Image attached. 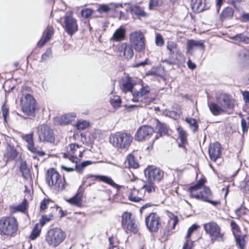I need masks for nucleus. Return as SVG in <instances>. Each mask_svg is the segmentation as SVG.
I'll list each match as a JSON object with an SVG mask.
<instances>
[{"label": "nucleus", "mask_w": 249, "mask_h": 249, "mask_svg": "<svg viewBox=\"0 0 249 249\" xmlns=\"http://www.w3.org/2000/svg\"><path fill=\"white\" fill-rule=\"evenodd\" d=\"M206 181L205 179L203 178V184ZM213 195L210 189L203 185V201L208 202L214 206L220 204V202L218 200H213Z\"/></svg>", "instance_id": "412c9836"}, {"label": "nucleus", "mask_w": 249, "mask_h": 249, "mask_svg": "<svg viewBox=\"0 0 249 249\" xmlns=\"http://www.w3.org/2000/svg\"><path fill=\"white\" fill-rule=\"evenodd\" d=\"M236 243L240 249H244L245 248V240L243 238H236Z\"/></svg>", "instance_id": "13d9d810"}, {"label": "nucleus", "mask_w": 249, "mask_h": 249, "mask_svg": "<svg viewBox=\"0 0 249 249\" xmlns=\"http://www.w3.org/2000/svg\"><path fill=\"white\" fill-rule=\"evenodd\" d=\"M156 129L157 131V134L155 138L152 139L151 142V146H148L147 147L148 149L152 148L153 144L156 140L158 139L160 137H161L162 135H167L168 133V129L166 125L164 123H161L158 120H157Z\"/></svg>", "instance_id": "a211bd4d"}, {"label": "nucleus", "mask_w": 249, "mask_h": 249, "mask_svg": "<svg viewBox=\"0 0 249 249\" xmlns=\"http://www.w3.org/2000/svg\"><path fill=\"white\" fill-rule=\"evenodd\" d=\"M241 123L243 132V133H245L248 131L249 124H248V122L247 123L246 120L243 118L242 119Z\"/></svg>", "instance_id": "6e6d98bb"}, {"label": "nucleus", "mask_w": 249, "mask_h": 249, "mask_svg": "<svg viewBox=\"0 0 249 249\" xmlns=\"http://www.w3.org/2000/svg\"><path fill=\"white\" fill-rule=\"evenodd\" d=\"M132 139L129 134L118 132L109 137V142L114 146L123 149L129 146Z\"/></svg>", "instance_id": "f257e3e1"}, {"label": "nucleus", "mask_w": 249, "mask_h": 249, "mask_svg": "<svg viewBox=\"0 0 249 249\" xmlns=\"http://www.w3.org/2000/svg\"><path fill=\"white\" fill-rule=\"evenodd\" d=\"M178 133V138L180 141V143H178L179 147H183V145L187 142V134L181 127H178L177 128Z\"/></svg>", "instance_id": "e433bc0d"}, {"label": "nucleus", "mask_w": 249, "mask_h": 249, "mask_svg": "<svg viewBox=\"0 0 249 249\" xmlns=\"http://www.w3.org/2000/svg\"><path fill=\"white\" fill-rule=\"evenodd\" d=\"M230 38L233 40L234 43L236 44H239L241 42L249 43V37L244 36L243 34H238L230 37Z\"/></svg>", "instance_id": "473e14b6"}, {"label": "nucleus", "mask_w": 249, "mask_h": 249, "mask_svg": "<svg viewBox=\"0 0 249 249\" xmlns=\"http://www.w3.org/2000/svg\"><path fill=\"white\" fill-rule=\"evenodd\" d=\"M166 116L170 118L177 119L179 117V114L175 111H167L166 112Z\"/></svg>", "instance_id": "864d4df0"}, {"label": "nucleus", "mask_w": 249, "mask_h": 249, "mask_svg": "<svg viewBox=\"0 0 249 249\" xmlns=\"http://www.w3.org/2000/svg\"><path fill=\"white\" fill-rule=\"evenodd\" d=\"M93 177L96 179H98L100 181H102L108 184L113 188L119 189L120 186L116 184L113 179L109 177L104 175H89L88 178Z\"/></svg>", "instance_id": "393cba45"}, {"label": "nucleus", "mask_w": 249, "mask_h": 249, "mask_svg": "<svg viewBox=\"0 0 249 249\" xmlns=\"http://www.w3.org/2000/svg\"><path fill=\"white\" fill-rule=\"evenodd\" d=\"M242 18L244 21H249V13H244Z\"/></svg>", "instance_id": "774afa93"}, {"label": "nucleus", "mask_w": 249, "mask_h": 249, "mask_svg": "<svg viewBox=\"0 0 249 249\" xmlns=\"http://www.w3.org/2000/svg\"><path fill=\"white\" fill-rule=\"evenodd\" d=\"M233 15V11L232 8L227 7L225 8L220 15V18L222 21L231 18Z\"/></svg>", "instance_id": "f704fd0d"}, {"label": "nucleus", "mask_w": 249, "mask_h": 249, "mask_svg": "<svg viewBox=\"0 0 249 249\" xmlns=\"http://www.w3.org/2000/svg\"><path fill=\"white\" fill-rule=\"evenodd\" d=\"M218 104L225 110L232 109L234 107V101L231 97L225 93H220L216 95Z\"/></svg>", "instance_id": "dca6fc26"}, {"label": "nucleus", "mask_w": 249, "mask_h": 249, "mask_svg": "<svg viewBox=\"0 0 249 249\" xmlns=\"http://www.w3.org/2000/svg\"><path fill=\"white\" fill-rule=\"evenodd\" d=\"M45 179L49 186H55L58 191H61L65 189L66 185L65 178L61 179L58 172L53 168L48 170Z\"/></svg>", "instance_id": "7ed1b4c3"}, {"label": "nucleus", "mask_w": 249, "mask_h": 249, "mask_svg": "<svg viewBox=\"0 0 249 249\" xmlns=\"http://www.w3.org/2000/svg\"><path fill=\"white\" fill-rule=\"evenodd\" d=\"M202 188V176L200 178L197 182L189 188L190 196L197 199H202V192L201 189Z\"/></svg>", "instance_id": "f3484780"}, {"label": "nucleus", "mask_w": 249, "mask_h": 249, "mask_svg": "<svg viewBox=\"0 0 249 249\" xmlns=\"http://www.w3.org/2000/svg\"><path fill=\"white\" fill-rule=\"evenodd\" d=\"M38 139L41 142L53 143L55 137L53 130L46 124H43L38 131Z\"/></svg>", "instance_id": "6e6552de"}, {"label": "nucleus", "mask_w": 249, "mask_h": 249, "mask_svg": "<svg viewBox=\"0 0 249 249\" xmlns=\"http://www.w3.org/2000/svg\"><path fill=\"white\" fill-rule=\"evenodd\" d=\"M243 99L246 103L249 102V92L247 91H243L242 93Z\"/></svg>", "instance_id": "0e129e2a"}, {"label": "nucleus", "mask_w": 249, "mask_h": 249, "mask_svg": "<svg viewBox=\"0 0 249 249\" xmlns=\"http://www.w3.org/2000/svg\"><path fill=\"white\" fill-rule=\"evenodd\" d=\"M110 103L113 107L118 108L121 105V99L119 97H115L110 99Z\"/></svg>", "instance_id": "a18cd8bd"}, {"label": "nucleus", "mask_w": 249, "mask_h": 249, "mask_svg": "<svg viewBox=\"0 0 249 249\" xmlns=\"http://www.w3.org/2000/svg\"><path fill=\"white\" fill-rule=\"evenodd\" d=\"M199 226L196 224H194L192 225L188 230L187 234L186 236L187 240L184 243L182 249H192V245L193 242L190 243L189 240L188 239L189 238L192 234V233L196 231Z\"/></svg>", "instance_id": "cd10ccee"}, {"label": "nucleus", "mask_w": 249, "mask_h": 249, "mask_svg": "<svg viewBox=\"0 0 249 249\" xmlns=\"http://www.w3.org/2000/svg\"><path fill=\"white\" fill-rule=\"evenodd\" d=\"M206 232L209 234L212 239L223 240V234L220 231L219 226L214 222H211L203 225Z\"/></svg>", "instance_id": "ddd939ff"}, {"label": "nucleus", "mask_w": 249, "mask_h": 249, "mask_svg": "<svg viewBox=\"0 0 249 249\" xmlns=\"http://www.w3.org/2000/svg\"><path fill=\"white\" fill-rule=\"evenodd\" d=\"M202 48V42L201 40H188L186 43L187 52L192 54L193 51L198 48Z\"/></svg>", "instance_id": "bb28decb"}, {"label": "nucleus", "mask_w": 249, "mask_h": 249, "mask_svg": "<svg viewBox=\"0 0 249 249\" xmlns=\"http://www.w3.org/2000/svg\"><path fill=\"white\" fill-rule=\"evenodd\" d=\"M48 204V201L46 199H43L40 202V208L41 210H44L47 208V205Z\"/></svg>", "instance_id": "e2e57ef3"}, {"label": "nucleus", "mask_w": 249, "mask_h": 249, "mask_svg": "<svg viewBox=\"0 0 249 249\" xmlns=\"http://www.w3.org/2000/svg\"><path fill=\"white\" fill-rule=\"evenodd\" d=\"M167 49L169 51V54L170 55H173L176 53L177 59H179L180 60H181L182 59L183 57L182 54L179 51L178 45L176 43L171 41H168Z\"/></svg>", "instance_id": "a878e982"}, {"label": "nucleus", "mask_w": 249, "mask_h": 249, "mask_svg": "<svg viewBox=\"0 0 249 249\" xmlns=\"http://www.w3.org/2000/svg\"><path fill=\"white\" fill-rule=\"evenodd\" d=\"M162 3V0H150L149 8L151 10L154 7L160 6Z\"/></svg>", "instance_id": "09e8293b"}, {"label": "nucleus", "mask_w": 249, "mask_h": 249, "mask_svg": "<svg viewBox=\"0 0 249 249\" xmlns=\"http://www.w3.org/2000/svg\"><path fill=\"white\" fill-rule=\"evenodd\" d=\"M142 107L143 105L141 104V105H128L126 104L124 106L125 108L128 110V111H130L133 110H135L138 108V107Z\"/></svg>", "instance_id": "bf43d9fd"}, {"label": "nucleus", "mask_w": 249, "mask_h": 249, "mask_svg": "<svg viewBox=\"0 0 249 249\" xmlns=\"http://www.w3.org/2000/svg\"><path fill=\"white\" fill-rule=\"evenodd\" d=\"M141 189H144L145 192L148 193H151L155 191V187L153 182L151 181H148L144 184Z\"/></svg>", "instance_id": "a19ab883"}, {"label": "nucleus", "mask_w": 249, "mask_h": 249, "mask_svg": "<svg viewBox=\"0 0 249 249\" xmlns=\"http://www.w3.org/2000/svg\"><path fill=\"white\" fill-rule=\"evenodd\" d=\"M185 121L189 124L193 132H195L197 129L198 126L195 119L187 117Z\"/></svg>", "instance_id": "37998d69"}, {"label": "nucleus", "mask_w": 249, "mask_h": 249, "mask_svg": "<svg viewBox=\"0 0 249 249\" xmlns=\"http://www.w3.org/2000/svg\"><path fill=\"white\" fill-rule=\"evenodd\" d=\"M65 236V232L61 229L55 228L48 231L45 240L50 246L56 247L64 241Z\"/></svg>", "instance_id": "f03ea898"}, {"label": "nucleus", "mask_w": 249, "mask_h": 249, "mask_svg": "<svg viewBox=\"0 0 249 249\" xmlns=\"http://www.w3.org/2000/svg\"><path fill=\"white\" fill-rule=\"evenodd\" d=\"M122 226L124 229L133 233L138 231L135 220L130 213L124 212L122 216Z\"/></svg>", "instance_id": "9b49d317"}, {"label": "nucleus", "mask_w": 249, "mask_h": 249, "mask_svg": "<svg viewBox=\"0 0 249 249\" xmlns=\"http://www.w3.org/2000/svg\"><path fill=\"white\" fill-rule=\"evenodd\" d=\"M70 150L68 151L70 154H73L75 152L76 150L79 147L78 144L75 143H71L69 145Z\"/></svg>", "instance_id": "4d7b16f0"}, {"label": "nucleus", "mask_w": 249, "mask_h": 249, "mask_svg": "<svg viewBox=\"0 0 249 249\" xmlns=\"http://www.w3.org/2000/svg\"><path fill=\"white\" fill-rule=\"evenodd\" d=\"M150 89L149 86H142L139 91H134L132 92V101L134 102H142L144 106L154 101V99L146 97L145 95L149 93Z\"/></svg>", "instance_id": "0eeeda50"}, {"label": "nucleus", "mask_w": 249, "mask_h": 249, "mask_svg": "<svg viewBox=\"0 0 249 249\" xmlns=\"http://www.w3.org/2000/svg\"><path fill=\"white\" fill-rule=\"evenodd\" d=\"M41 230L38 228V226L36 225L32 231L29 238L32 240H35L38 237L40 234Z\"/></svg>", "instance_id": "79ce46f5"}, {"label": "nucleus", "mask_w": 249, "mask_h": 249, "mask_svg": "<svg viewBox=\"0 0 249 249\" xmlns=\"http://www.w3.org/2000/svg\"><path fill=\"white\" fill-rule=\"evenodd\" d=\"M211 3L205 0L204 5L203 6V11L208 10L211 6Z\"/></svg>", "instance_id": "69168bd1"}, {"label": "nucleus", "mask_w": 249, "mask_h": 249, "mask_svg": "<svg viewBox=\"0 0 249 249\" xmlns=\"http://www.w3.org/2000/svg\"><path fill=\"white\" fill-rule=\"evenodd\" d=\"M154 132V128L150 125H143L137 130L135 140L141 142L148 140Z\"/></svg>", "instance_id": "4468645a"}, {"label": "nucleus", "mask_w": 249, "mask_h": 249, "mask_svg": "<svg viewBox=\"0 0 249 249\" xmlns=\"http://www.w3.org/2000/svg\"><path fill=\"white\" fill-rule=\"evenodd\" d=\"M1 113L3 118L4 124L7 123L9 119V107L5 103L2 105L1 107Z\"/></svg>", "instance_id": "ea45409f"}, {"label": "nucleus", "mask_w": 249, "mask_h": 249, "mask_svg": "<svg viewBox=\"0 0 249 249\" xmlns=\"http://www.w3.org/2000/svg\"><path fill=\"white\" fill-rule=\"evenodd\" d=\"M10 212L12 213H15L18 212H24L27 209V201L24 200L17 206H10Z\"/></svg>", "instance_id": "c9c22d12"}, {"label": "nucleus", "mask_w": 249, "mask_h": 249, "mask_svg": "<svg viewBox=\"0 0 249 249\" xmlns=\"http://www.w3.org/2000/svg\"><path fill=\"white\" fill-rule=\"evenodd\" d=\"M89 125V123L87 121L82 120L77 122L76 127L78 130H84L87 128Z\"/></svg>", "instance_id": "c03bdc74"}, {"label": "nucleus", "mask_w": 249, "mask_h": 249, "mask_svg": "<svg viewBox=\"0 0 249 249\" xmlns=\"http://www.w3.org/2000/svg\"><path fill=\"white\" fill-rule=\"evenodd\" d=\"M125 29L122 26H120L113 34L111 39L115 41H120L124 39Z\"/></svg>", "instance_id": "c756f323"}, {"label": "nucleus", "mask_w": 249, "mask_h": 249, "mask_svg": "<svg viewBox=\"0 0 249 249\" xmlns=\"http://www.w3.org/2000/svg\"><path fill=\"white\" fill-rule=\"evenodd\" d=\"M126 160L129 167L136 169L139 167V163L136 160L135 157L133 155L129 154L128 155H127L126 157Z\"/></svg>", "instance_id": "58836bf2"}, {"label": "nucleus", "mask_w": 249, "mask_h": 249, "mask_svg": "<svg viewBox=\"0 0 249 249\" xmlns=\"http://www.w3.org/2000/svg\"><path fill=\"white\" fill-rule=\"evenodd\" d=\"M19 170L22 173V177L25 179H28L31 177L30 169L28 168L27 163L23 161L20 163Z\"/></svg>", "instance_id": "72a5a7b5"}, {"label": "nucleus", "mask_w": 249, "mask_h": 249, "mask_svg": "<svg viewBox=\"0 0 249 249\" xmlns=\"http://www.w3.org/2000/svg\"><path fill=\"white\" fill-rule=\"evenodd\" d=\"M209 109L212 114L215 116L219 115L226 112V110L220 105L214 103H211L208 104Z\"/></svg>", "instance_id": "7c9ffc66"}, {"label": "nucleus", "mask_w": 249, "mask_h": 249, "mask_svg": "<svg viewBox=\"0 0 249 249\" xmlns=\"http://www.w3.org/2000/svg\"><path fill=\"white\" fill-rule=\"evenodd\" d=\"M4 156L9 160L15 159L18 156V152L14 146L8 145L6 147V152Z\"/></svg>", "instance_id": "2f4dec72"}, {"label": "nucleus", "mask_w": 249, "mask_h": 249, "mask_svg": "<svg viewBox=\"0 0 249 249\" xmlns=\"http://www.w3.org/2000/svg\"><path fill=\"white\" fill-rule=\"evenodd\" d=\"M53 217V215L51 214L49 216L46 215H42L39 221L40 225L43 226L47 222L50 221Z\"/></svg>", "instance_id": "8fccbe9b"}, {"label": "nucleus", "mask_w": 249, "mask_h": 249, "mask_svg": "<svg viewBox=\"0 0 249 249\" xmlns=\"http://www.w3.org/2000/svg\"><path fill=\"white\" fill-rule=\"evenodd\" d=\"M135 85V81L128 75H127L122 79V90L125 93L129 91L132 93V89Z\"/></svg>", "instance_id": "4be33fe9"}, {"label": "nucleus", "mask_w": 249, "mask_h": 249, "mask_svg": "<svg viewBox=\"0 0 249 249\" xmlns=\"http://www.w3.org/2000/svg\"><path fill=\"white\" fill-rule=\"evenodd\" d=\"M126 10L129 12L132 16H136L138 18H145L147 16V13L144 11V9L138 5H132Z\"/></svg>", "instance_id": "b1692460"}, {"label": "nucleus", "mask_w": 249, "mask_h": 249, "mask_svg": "<svg viewBox=\"0 0 249 249\" xmlns=\"http://www.w3.org/2000/svg\"><path fill=\"white\" fill-rule=\"evenodd\" d=\"M188 67L191 70H194L196 68V64L192 62L190 60H188L187 62Z\"/></svg>", "instance_id": "338daca9"}, {"label": "nucleus", "mask_w": 249, "mask_h": 249, "mask_svg": "<svg viewBox=\"0 0 249 249\" xmlns=\"http://www.w3.org/2000/svg\"><path fill=\"white\" fill-rule=\"evenodd\" d=\"M110 10V8L106 4L101 5L98 9V11L101 13H107Z\"/></svg>", "instance_id": "5fc2aeb1"}, {"label": "nucleus", "mask_w": 249, "mask_h": 249, "mask_svg": "<svg viewBox=\"0 0 249 249\" xmlns=\"http://www.w3.org/2000/svg\"><path fill=\"white\" fill-rule=\"evenodd\" d=\"M53 34V30L52 28H48L45 33V35L44 37V39L46 40V41H48L51 38Z\"/></svg>", "instance_id": "603ef678"}, {"label": "nucleus", "mask_w": 249, "mask_h": 249, "mask_svg": "<svg viewBox=\"0 0 249 249\" xmlns=\"http://www.w3.org/2000/svg\"><path fill=\"white\" fill-rule=\"evenodd\" d=\"M93 13V10L90 8H84L81 11V14L83 17L88 18L90 17Z\"/></svg>", "instance_id": "de8ad7c7"}, {"label": "nucleus", "mask_w": 249, "mask_h": 249, "mask_svg": "<svg viewBox=\"0 0 249 249\" xmlns=\"http://www.w3.org/2000/svg\"><path fill=\"white\" fill-rule=\"evenodd\" d=\"M209 154L211 159L215 161L222 154L221 147L218 142L210 144L209 148Z\"/></svg>", "instance_id": "aec40b11"}, {"label": "nucleus", "mask_w": 249, "mask_h": 249, "mask_svg": "<svg viewBox=\"0 0 249 249\" xmlns=\"http://www.w3.org/2000/svg\"><path fill=\"white\" fill-rule=\"evenodd\" d=\"M22 138L27 143V147L28 149L35 154L33 156L34 159H37V156L43 157L45 155L44 151L37 150L35 147L33 141V134L32 133L23 135Z\"/></svg>", "instance_id": "2eb2a0df"}, {"label": "nucleus", "mask_w": 249, "mask_h": 249, "mask_svg": "<svg viewBox=\"0 0 249 249\" xmlns=\"http://www.w3.org/2000/svg\"><path fill=\"white\" fill-rule=\"evenodd\" d=\"M93 163L90 160H86L80 163H76L75 165V169L76 172L79 174L83 172L84 168L88 165H91Z\"/></svg>", "instance_id": "4c0bfd02"}, {"label": "nucleus", "mask_w": 249, "mask_h": 249, "mask_svg": "<svg viewBox=\"0 0 249 249\" xmlns=\"http://www.w3.org/2000/svg\"><path fill=\"white\" fill-rule=\"evenodd\" d=\"M145 176L148 181L160 182L163 178L164 173L160 168L155 166H148L144 171Z\"/></svg>", "instance_id": "1a4fd4ad"}, {"label": "nucleus", "mask_w": 249, "mask_h": 249, "mask_svg": "<svg viewBox=\"0 0 249 249\" xmlns=\"http://www.w3.org/2000/svg\"><path fill=\"white\" fill-rule=\"evenodd\" d=\"M129 39L131 43L136 51L142 52L144 51L145 49V37L142 32L131 33Z\"/></svg>", "instance_id": "423d86ee"}, {"label": "nucleus", "mask_w": 249, "mask_h": 249, "mask_svg": "<svg viewBox=\"0 0 249 249\" xmlns=\"http://www.w3.org/2000/svg\"><path fill=\"white\" fill-rule=\"evenodd\" d=\"M160 217L155 213H152L145 217V224L148 230L157 232L161 227Z\"/></svg>", "instance_id": "f8f14e48"}, {"label": "nucleus", "mask_w": 249, "mask_h": 249, "mask_svg": "<svg viewBox=\"0 0 249 249\" xmlns=\"http://www.w3.org/2000/svg\"><path fill=\"white\" fill-rule=\"evenodd\" d=\"M147 64H148L147 59H145L143 61H142L141 62H139V63H135L134 64H133V67L134 68H138L141 66H144L145 65H147Z\"/></svg>", "instance_id": "680f3d73"}, {"label": "nucleus", "mask_w": 249, "mask_h": 249, "mask_svg": "<svg viewBox=\"0 0 249 249\" xmlns=\"http://www.w3.org/2000/svg\"><path fill=\"white\" fill-rule=\"evenodd\" d=\"M18 229V224L14 217H7L0 219V231L7 235H11Z\"/></svg>", "instance_id": "20e7f679"}, {"label": "nucleus", "mask_w": 249, "mask_h": 249, "mask_svg": "<svg viewBox=\"0 0 249 249\" xmlns=\"http://www.w3.org/2000/svg\"><path fill=\"white\" fill-rule=\"evenodd\" d=\"M83 192L78 190L76 194L71 198L67 200L70 203L75 205L76 206H80L82 204Z\"/></svg>", "instance_id": "c85d7f7f"}, {"label": "nucleus", "mask_w": 249, "mask_h": 249, "mask_svg": "<svg viewBox=\"0 0 249 249\" xmlns=\"http://www.w3.org/2000/svg\"><path fill=\"white\" fill-rule=\"evenodd\" d=\"M129 199L131 201L134 202H138L142 200L141 197L134 196L133 195L129 196Z\"/></svg>", "instance_id": "052dcab7"}, {"label": "nucleus", "mask_w": 249, "mask_h": 249, "mask_svg": "<svg viewBox=\"0 0 249 249\" xmlns=\"http://www.w3.org/2000/svg\"><path fill=\"white\" fill-rule=\"evenodd\" d=\"M156 44L158 46H162L164 44V40L162 36L157 34L155 38Z\"/></svg>", "instance_id": "3c124183"}, {"label": "nucleus", "mask_w": 249, "mask_h": 249, "mask_svg": "<svg viewBox=\"0 0 249 249\" xmlns=\"http://www.w3.org/2000/svg\"><path fill=\"white\" fill-rule=\"evenodd\" d=\"M118 49L121 53H123V56L127 59H130L133 56V50L131 46L125 43L120 44Z\"/></svg>", "instance_id": "5701e85b"}, {"label": "nucleus", "mask_w": 249, "mask_h": 249, "mask_svg": "<svg viewBox=\"0 0 249 249\" xmlns=\"http://www.w3.org/2000/svg\"><path fill=\"white\" fill-rule=\"evenodd\" d=\"M22 111L27 115L34 116L36 108V103L34 98L30 94H27L21 99Z\"/></svg>", "instance_id": "39448f33"}, {"label": "nucleus", "mask_w": 249, "mask_h": 249, "mask_svg": "<svg viewBox=\"0 0 249 249\" xmlns=\"http://www.w3.org/2000/svg\"><path fill=\"white\" fill-rule=\"evenodd\" d=\"M63 28L66 33L72 36L78 31L77 20L71 15H66L64 17Z\"/></svg>", "instance_id": "9d476101"}, {"label": "nucleus", "mask_w": 249, "mask_h": 249, "mask_svg": "<svg viewBox=\"0 0 249 249\" xmlns=\"http://www.w3.org/2000/svg\"><path fill=\"white\" fill-rule=\"evenodd\" d=\"M52 52L51 48H48L45 52L42 54L41 61L44 62L48 60L50 58L52 57Z\"/></svg>", "instance_id": "49530a36"}, {"label": "nucleus", "mask_w": 249, "mask_h": 249, "mask_svg": "<svg viewBox=\"0 0 249 249\" xmlns=\"http://www.w3.org/2000/svg\"><path fill=\"white\" fill-rule=\"evenodd\" d=\"M76 113L71 112L64 114L54 118V123L55 125H65L71 122L76 117Z\"/></svg>", "instance_id": "6ab92c4d"}]
</instances>
